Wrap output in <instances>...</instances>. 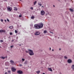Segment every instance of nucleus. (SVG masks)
I'll use <instances>...</instances> for the list:
<instances>
[{"label": "nucleus", "mask_w": 74, "mask_h": 74, "mask_svg": "<svg viewBox=\"0 0 74 74\" xmlns=\"http://www.w3.org/2000/svg\"><path fill=\"white\" fill-rule=\"evenodd\" d=\"M28 52L30 55L32 56V55H34V53H33V51L29 49V50H28Z\"/></svg>", "instance_id": "nucleus-1"}, {"label": "nucleus", "mask_w": 74, "mask_h": 74, "mask_svg": "<svg viewBox=\"0 0 74 74\" xmlns=\"http://www.w3.org/2000/svg\"><path fill=\"white\" fill-rule=\"evenodd\" d=\"M38 24L39 29H41V28H42V27H43V25H44V24L42 23H40Z\"/></svg>", "instance_id": "nucleus-2"}, {"label": "nucleus", "mask_w": 74, "mask_h": 74, "mask_svg": "<svg viewBox=\"0 0 74 74\" xmlns=\"http://www.w3.org/2000/svg\"><path fill=\"white\" fill-rule=\"evenodd\" d=\"M40 32L39 31H36L34 33V35L35 36H38L40 34Z\"/></svg>", "instance_id": "nucleus-3"}, {"label": "nucleus", "mask_w": 74, "mask_h": 74, "mask_svg": "<svg viewBox=\"0 0 74 74\" xmlns=\"http://www.w3.org/2000/svg\"><path fill=\"white\" fill-rule=\"evenodd\" d=\"M34 27L36 29H40V28H39V26H38V24H35L34 25Z\"/></svg>", "instance_id": "nucleus-4"}, {"label": "nucleus", "mask_w": 74, "mask_h": 74, "mask_svg": "<svg viewBox=\"0 0 74 74\" xmlns=\"http://www.w3.org/2000/svg\"><path fill=\"white\" fill-rule=\"evenodd\" d=\"M12 71L13 72H15L16 71V69H15V67H12L11 68Z\"/></svg>", "instance_id": "nucleus-5"}, {"label": "nucleus", "mask_w": 74, "mask_h": 74, "mask_svg": "<svg viewBox=\"0 0 74 74\" xmlns=\"http://www.w3.org/2000/svg\"><path fill=\"white\" fill-rule=\"evenodd\" d=\"M67 62L69 63H72V60L71 59H69L67 60Z\"/></svg>", "instance_id": "nucleus-6"}, {"label": "nucleus", "mask_w": 74, "mask_h": 74, "mask_svg": "<svg viewBox=\"0 0 74 74\" xmlns=\"http://www.w3.org/2000/svg\"><path fill=\"white\" fill-rule=\"evenodd\" d=\"M17 73H18L19 74H23V72L21 71H17Z\"/></svg>", "instance_id": "nucleus-7"}, {"label": "nucleus", "mask_w": 74, "mask_h": 74, "mask_svg": "<svg viewBox=\"0 0 74 74\" xmlns=\"http://www.w3.org/2000/svg\"><path fill=\"white\" fill-rule=\"evenodd\" d=\"M41 14L42 15H44L45 14V12L44 11L42 10L41 12Z\"/></svg>", "instance_id": "nucleus-8"}, {"label": "nucleus", "mask_w": 74, "mask_h": 74, "mask_svg": "<svg viewBox=\"0 0 74 74\" xmlns=\"http://www.w3.org/2000/svg\"><path fill=\"white\" fill-rule=\"evenodd\" d=\"M5 33V30H3V29L0 30V33Z\"/></svg>", "instance_id": "nucleus-9"}, {"label": "nucleus", "mask_w": 74, "mask_h": 74, "mask_svg": "<svg viewBox=\"0 0 74 74\" xmlns=\"http://www.w3.org/2000/svg\"><path fill=\"white\" fill-rule=\"evenodd\" d=\"M7 8L8 10H10V11H11V10H12V8H11L9 7L8 8Z\"/></svg>", "instance_id": "nucleus-10"}, {"label": "nucleus", "mask_w": 74, "mask_h": 74, "mask_svg": "<svg viewBox=\"0 0 74 74\" xmlns=\"http://www.w3.org/2000/svg\"><path fill=\"white\" fill-rule=\"evenodd\" d=\"M0 58H1V59H5V58H6L7 57H4L2 56H1L0 57Z\"/></svg>", "instance_id": "nucleus-11"}, {"label": "nucleus", "mask_w": 74, "mask_h": 74, "mask_svg": "<svg viewBox=\"0 0 74 74\" xmlns=\"http://www.w3.org/2000/svg\"><path fill=\"white\" fill-rule=\"evenodd\" d=\"M10 62L11 63V64H12V63H14V61L12 60H10Z\"/></svg>", "instance_id": "nucleus-12"}, {"label": "nucleus", "mask_w": 74, "mask_h": 74, "mask_svg": "<svg viewBox=\"0 0 74 74\" xmlns=\"http://www.w3.org/2000/svg\"><path fill=\"white\" fill-rule=\"evenodd\" d=\"M48 70L49 71H52V69L51 68H48Z\"/></svg>", "instance_id": "nucleus-13"}, {"label": "nucleus", "mask_w": 74, "mask_h": 74, "mask_svg": "<svg viewBox=\"0 0 74 74\" xmlns=\"http://www.w3.org/2000/svg\"><path fill=\"white\" fill-rule=\"evenodd\" d=\"M69 10L71 11V12H73V11H74V10H73V9H71V8H70L69 9Z\"/></svg>", "instance_id": "nucleus-14"}, {"label": "nucleus", "mask_w": 74, "mask_h": 74, "mask_svg": "<svg viewBox=\"0 0 74 74\" xmlns=\"http://www.w3.org/2000/svg\"><path fill=\"white\" fill-rule=\"evenodd\" d=\"M14 10H15V11H17L18 10V9H17V8L16 7H14Z\"/></svg>", "instance_id": "nucleus-15"}, {"label": "nucleus", "mask_w": 74, "mask_h": 74, "mask_svg": "<svg viewBox=\"0 0 74 74\" xmlns=\"http://www.w3.org/2000/svg\"><path fill=\"white\" fill-rule=\"evenodd\" d=\"M72 69L74 70V65H73L71 66Z\"/></svg>", "instance_id": "nucleus-16"}, {"label": "nucleus", "mask_w": 74, "mask_h": 74, "mask_svg": "<svg viewBox=\"0 0 74 74\" xmlns=\"http://www.w3.org/2000/svg\"><path fill=\"white\" fill-rule=\"evenodd\" d=\"M34 18H35V17H34V16H32L31 17V18H32V19H34Z\"/></svg>", "instance_id": "nucleus-17"}, {"label": "nucleus", "mask_w": 74, "mask_h": 74, "mask_svg": "<svg viewBox=\"0 0 74 74\" xmlns=\"http://www.w3.org/2000/svg\"><path fill=\"white\" fill-rule=\"evenodd\" d=\"M9 28H10V29H12V28H13V26H10L9 27Z\"/></svg>", "instance_id": "nucleus-18"}, {"label": "nucleus", "mask_w": 74, "mask_h": 74, "mask_svg": "<svg viewBox=\"0 0 74 74\" xmlns=\"http://www.w3.org/2000/svg\"><path fill=\"white\" fill-rule=\"evenodd\" d=\"M38 5H40V6H41L42 5V4H41L40 3H38Z\"/></svg>", "instance_id": "nucleus-19"}, {"label": "nucleus", "mask_w": 74, "mask_h": 74, "mask_svg": "<svg viewBox=\"0 0 74 74\" xmlns=\"http://www.w3.org/2000/svg\"><path fill=\"white\" fill-rule=\"evenodd\" d=\"M47 30H44V33H47Z\"/></svg>", "instance_id": "nucleus-20"}, {"label": "nucleus", "mask_w": 74, "mask_h": 74, "mask_svg": "<svg viewBox=\"0 0 74 74\" xmlns=\"http://www.w3.org/2000/svg\"><path fill=\"white\" fill-rule=\"evenodd\" d=\"M34 3V5H35L37 3V1H35Z\"/></svg>", "instance_id": "nucleus-21"}, {"label": "nucleus", "mask_w": 74, "mask_h": 74, "mask_svg": "<svg viewBox=\"0 0 74 74\" xmlns=\"http://www.w3.org/2000/svg\"><path fill=\"white\" fill-rule=\"evenodd\" d=\"M36 73L37 74H38V73H40V71H36Z\"/></svg>", "instance_id": "nucleus-22"}, {"label": "nucleus", "mask_w": 74, "mask_h": 74, "mask_svg": "<svg viewBox=\"0 0 74 74\" xmlns=\"http://www.w3.org/2000/svg\"><path fill=\"white\" fill-rule=\"evenodd\" d=\"M15 33H18V31L16 30H15Z\"/></svg>", "instance_id": "nucleus-23"}, {"label": "nucleus", "mask_w": 74, "mask_h": 74, "mask_svg": "<svg viewBox=\"0 0 74 74\" xmlns=\"http://www.w3.org/2000/svg\"><path fill=\"white\" fill-rule=\"evenodd\" d=\"M0 42H3V40H0Z\"/></svg>", "instance_id": "nucleus-24"}, {"label": "nucleus", "mask_w": 74, "mask_h": 74, "mask_svg": "<svg viewBox=\"0 0 74 74\" xmlns=\"http://www.w3.org/2000/svg\"><path fill=\"white\" fill-rule=\"evenodd\" d=\"M22 61H23V62H24V61H25V59H23V58H22Z\"/></svg>", "instance_id": "nucleus-25"}, {"label": "nucleus", "mask_w": 74, "mask_h": 74, "mask_svg": "<svg viewBox=\"0 0 74 74\" xmlns=\"http://www.w3.org/2000/svg\"><path fill=\"white\" fill-rule=\"evenodd\" d=\"M12 32L10 33V35H11V36H12Z\"/></svg>", "instance_id": "nucleus-26"}, {"label": "nucleus", "mask_w": 74, "mask_h": 74, "mask_svg": "<svg viewBox=\"0 0 74 74\" xmlns=\"http://www.w3.org/2000/svg\"><path fill=\"white\" fill-rule=\"evenodd\" d=\"M19 17L20 18H21V17H22V15H19Z\"/></svg>", "instance_id": "nucleus-27"}, {"label": "nucleus", "mask_w": 74, "mask_h": 74, "mask_svg": "<svg viewBox=\"0 0 74 74\" xmlns=\"http://www.w3.org/2000/svg\"><path fill=\"white\" fill-rule=\"evenodd\" d=\"M1 22H3V20L2 19H1Z\"/></svg>", "instance_id": "nucleus-28"}, {"label": "nucleus", "mask_w": 74, "mask_h": 74, "mask_svg": "<svg viewBox=\"0 0 74 74\" xmlns=\"http://www.w3.org/2000/svg\"><path fill=\"white\" fill-rule=\"evenodd\" d=\"M8 73H11V71H8Z\"/></svg>", "instance_id": "nucleus-29"}, {"label": "nucleus", "mask_w": 74, "mask_h": 74, "mask_svg": "<svg viewBox=\"0 0 74 74\" xmlns=\"http://www.w3.org/2000/svg\"><path fill=\"white\" fill-rule=\"evenodd\" d=\"M30 9H31V10H33V7H31Z\"/></svg>", "instance_id": "nucleus-30"}, {"label": "nucleus", "mask_w": 74, "mask_h": 74, "mask_svg": "<svg viewBox=\"0 0 74 74\" xmlns=\"http://www.w3.org/2000/svg\"><path fill=\"white\" fill-rule=\"evenodd\" d=\"M14 47V46H10V48H12Z\"/></svg>", "instance_id": "nucleus-31"}, {"label": "nucleus", "mask_w": 74, "mask_h": 74, "mask_svg": "<svg viewBox=\"0 0 74 74\" xmlns=\"http://www.w3.org/2000/svg\"><path fill=\"white\" fill-rule=\"evenodd\" d=\"M65 59H67V57L66 56H65Z\"/></svg>", "instance_id": "nucleus-32"}, {"label": "nucleus", "mask_w": 74, "mask_h": 74, "mask_svg": "<svg viewBox=\"0 0 74 74\" xmlns=\"http://www.w3.org/2000/svg\"><path fill=\"white\" fill-rule=\"evenodd\" d=\"M7 21L8 22H9V20H8V19H7Z\"/></svg>", "instance_id": "nucleus-33"}, {"label": "nucleus", "mask_w": 74, "mask_h": 74, "mask_svg": "<svg viewBox=\"0 0 74 74\" xmlns=\"http://www.w3.org/2000/svg\"><path fill=\"white\" fill-rule=\"evenodd\" d=\"M27 61H25V63L26 64V63H27Z\"/></svg>", "instance_id": "nucleus-34"}, {"label": "nucleus", "mask_w": 74, "mask_h": 74, "mask_svg": "<svg viewBox=\"0 0 74 74\" xmlns=\"http://www.w3.org/2000/svg\"><path fill=\"white\" fill-rule=\"evenodd\" d=\"M25 52L26 53H28V51H26Z\"/></svg>", "instance_id": "nucleus-35"}, {"label": "nucleus", "mask_w": 74, "mask_h": 74, "mask_svg": "<svg viewBox=\"0 0 74 74\" xmlns=\"http://www.w3.org/2000/svg\"><path fill=\"white\" fill-rule=\"evenodd\" d=\"M20 66H22V64H20Z\"/></svg>", "instance_id": "nucleus-36"}, {"label": "nucleus", "mask_w": 74, "mask_h": 74, "mask_svg": "<svg viewBox=\"0 0 74 74\" xmlns=\"http://www.w3.org/2000/svg\"><path fill=\"white\" fill-rule=\"evenodd\" d=\"M7 74V72H5V74Z\"/></svg>", "instance_id": "nucleus-37"}, {"label": "nucleus", "mask_w": 74, "mask_h": 74, "mask_svg": "<svg viewBox=\"0 0 74 74\" xmlns=\"http://www.w3.org/2000/svg\"><path fill=\"white\" fill-rule=\"evenodd\" d=\"M50 32V33H52V34H53V32Z\"/></svg>", "instance_id": "nucleus-38"}, {"label": "nucleus", "mask_w": 74, "mask_h": 74, "mask_svg": "<svg viewBox=\"0 0 74 74\" xmlns=\"http://www.w3.org/2000/svg\"><path fill=\"white\" fill-rule=\"evenodd\" d=\"M54 51V50H53V49L52 50V51Z\"/></svg>", "instance_id": "nucleus-39"}, {"label": "nucleus", "mask_w": 74, "mask_h": 74, "mask_svg": "<svg viewBox=\"0 0 74 74\" xmlns=\"http://www.w3.org/2000/svg\"><path fill=\"white\" fill-rule=\"evenodd\" d=\"M51 50V48H50V50Z\"/></svg>", "instance_id": "nucleus-40"}, {"label": "nucleus", "mask_w": 74, "mask_h": 74, "mask_svg": "<svg viewBox=\"0 0 74 74\" xmlns=\"http://www.w3.org/2000/svg\"><path fill=\"white\" fill-rule=\"evenodd\" d=\"M59 50H61V49H60V48L59 49Z\"/></svg>", "instance_id": "nucleus-41"}, {"label": "nucleus", "mask_w": 74, "mask_h": 74, "mask_svg": "<svg viewBox=\"0 0 74 74\" xmlns=\"http://www.w3.org/2000/svg\"><path fill=\"white\" fill-rule=\"evenodd\" d=\"M5 21V22H6V20H5V21Z\"/></svg>", "instance_id": "nucleus-42"}, {"label": "nucleus", "mask_w": 74, "mask_h": 74, "mask_svg": "<svg viewBox=\"0 0 74 74\" xmlns=\"http://www.w3.org/2000/svg\"><path fill=\"white\" fill-rule=\"evenodd\" d=\"M60 74H62V73H61L60 72Z\"/></svg>", "instance_id": "nucleus-43"}, {"label": "nucleus", "mask_w": 74, "mask_h": 74, "mask_svg": "<svg viewBox=\"0 0 74 74\" xmlns=\"http://www.w3.org/2000/svg\"><path fill=\"white\" fill-rule=\"evenodd\" d=\"M42 8L44 7V6H42Z\"/></svg>", "instance_id": "nucleus-44"}, {"label": "nucleus", "mask_w": 74, "mask_h": 74, "mask_svg": "<svg viewBox=\"0 0 74 74\" xmlns=\"http://www.w3.org/2000/svg\"><path fill=\"white\" fill-rule=\"evenodd\" d=\"M42 74H45V73H42Z\"/></svg>", "instance_id": "nucleus-45"}, {"label": "nucleus", "mask_w": 74, "mask_h": 74, "mask_svg": "<svg viewBox=\"0 0 74 74\" xmlns=\"http://www.w3.org/2000/svg\"><path fill=\"white\" fill-rule=\"evenodd\" d=\"M53 7H55V5H53Z\"/></svg>", "instance_id": "nucleus-46"}, {"label": "nucleus", "mask_w": 74, "mask_h": 74, "mask_svg": "<svg viewBox=\"0 0 74 74\" xmlns=\"http://www.w3.org/2000/svg\"><path fill=\"white\" fill-rule=\"evenodd\" d=\"M20 1H21L22 0H19Z\"/></svg>", "instance_id": "nucleus-47"}, {"label": "nucleus", "mask_w": 74, "mask_h": 74, "mask_svg": "<svg viewBox=\"0 0 74 74\" xmlns=\"http://www.w3.org/2000/svg\"><path fill=\"white\" fill-rule=\"evenodd\" d=\"M12 41H14V40H12Z\"/></svg>", "instance_id": "nucleus-48"}, {"label": "nucleus", "mask_w": 74, "mask_h": 74, "mask_svg": "<svg viewBox=\"0 0 74 74\" xmlns=\"http://www.w3.org/2000/svg\"><path fill=\"white\" fill-rule=\"evenodd\" d=\"M64 58H65V56H64Z\"/></svg>", "instance_id": "nucleus-49"}, {"label": "nucleus", "mask_w": 74, "mask_h": 74, "mask_svg": "<svg viewBox=\"0 0 74 74\" xmlns=\"http://www.w3.org/2000/svg\"><path fill=\"white\" fill-rule=\"evenodd\" d=\"M1 48V47L0 46V48Z\"/></svg>", "instance_id": "nucleus-50"}, {"label": "nucleus", "mask_w": 74, "mask_h": 74, "mask_svg": "<svg viewBox=\"0 0 74 74\" xmlns=\"http://www.w3.org/2000/svg\"><path fill=\"white\" fill-rule=\"evenodd\" d=\"M66 22H65V23Z\"/></svg>", "instance_id": "nucleus-51"}]
</instances>
